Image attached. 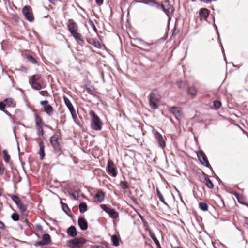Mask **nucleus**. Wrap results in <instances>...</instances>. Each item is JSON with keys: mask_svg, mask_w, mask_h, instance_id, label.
Returning a JSON list of instances; mask_svg holds the SVG:
<instances>
[{"mask_svg": "<svg viewBox=\"0 0 248 248\" xmlns=\"http://www.w3.org/2000/svg\"><path fill=\"white\" fill-rule=\"evenodd\" d=\"M101 207L104 211L107 213L111 218L115 219L118 217L119 214L114 209H111L104 204L101 205Z\"/></svg>", "mask_w": 248, "mask_h": 248, "instance_id": "20e7f679", "label": "nucleus"}, {"mask_svg": "<svg viewBox=\"0 0 248 248\" xmlns=\"http://www.w3.org/2000/svg\"><path fill=\"white\" fill-rule=\"evenodd\" d=\"M63 99H64L65 104L68 107L69 111L73 109H74V108L73 106L71 103L70 102V100L66 96H63Z\"/></svg>", "mask_w": 248, "mask_h": 248, "instance_id": "aec40b11", "label": "nucleus"}, {"mask_svg": "<svg viewBox=\"0 0 248 248\" xmlns=\"http://www.w3.org/2000/svg\"><path fill=\"white\" fill-rule=\"evenodd\" d=\"M44 110L49 115H51L53 112V108L50 105L45 106Z\"/></svg>", "mask_w": 248, "mask_h": 248, "instance_id": "a211bd4d", "label": "nucleus"}, {"mask_svg": "<svg viewBox=\"0 0 248 248\" xmlns=\"http://www.w3.org/2000/svg\"><path fill=\"white\" fill-rule=\"evenodd\" d=\"M3 155H4V159L6 162H8L10 159V155H8V152L6 150L3 151Z\"/></svg>", "mask_w": 248, "mask_h": 248, "instance_id": "7c9ffc66", "label": "nucleus"}, {"mask_svg": "<svg viewBox=\"0 0 248 248\" xmlns=\"http://www.w3.org/2000/svg\"><path fill=\"white\" fill-rule=\"evenodd\" d=\"M11 217L14 221H18L19 220V216L16 213H13Z\"/></svg>", "mask_w": 248, "mask_h": 248, "instance_id": "f704fd0d", "label": "nucleus"}, {"mask_svg": "<svg viewBox=\"0 0 248 248\" xmlns=\"http://www.w3.org/2000/svg\"><path fill=\"white\" fill-rule=\"evenodd\" d=\"M160 98V96L156 92H152L149 96V103L151 107L153 109H157L158 108L157 103Z\"/></svg>", "mask_w": 248, "mask_h": 248, "instance_id": "f03ea898", "label": "nucleus"}, {"mask_svg": "<svg viewBox=\"0 0 248 248\" xmlns=\"http://www.w3.org/2000/svg\"><path fill=\"white\" fill-rule=\"evenodd\" d=\"M74 38L77 41H83L84 39L82 36V35L76 31L72 34Z\"/></svg>", "mask_w": 248, "mask_h": 248, "instance_id": "5701e85b", "label": "nucleus"}, {"mask_svg": "<svg viewBox=\"0 0 248 248\" xmlns=\"http://www.w3.org/2000/svg\"><path fill=\"white\" fill-rule=\"evenodd\" d=\"M199 14L201 19H206L209 16V11L206 8L202 9L200 11Z\"/></svg>", "mask_w": 248, "mask_h": 248, "instance_id": "4468645a", "label": "nucleus"}, {"mask_svg": "<svg viewBox=\"0 0 248 248\" xmlns=\"http://www.w3.org/2000/svg\"><path fill=\"white\" fill-rule=\"evenodd\" d=\"M36 124H37V125H39V122H38V120H36Z\"/></svg>", "mask_w": 248, "mask_h": 248, "instance_id": "5fc2aeb1", "label": "nucleus"}, {"mask_svg": "<svg viewBox=\"0 0 248 248\" xmlns=\"http://www.w3.org/2000/svg\"><path fill=\"white\" fill-rule=\"evenodd\" d=\"M107 171L108 173L112 177L117 175V172L114 163L111 161H109L108 163Z\"/></svg>", "mask_w": 248, "mask_h": 248, "instance_id": "1a4fd4ad", "label": "nucleus"}, {"mask_svg": "<svg viewBox=\"0 0 248 248\" xmlns=\"http://www.w3.org/2000/svg\"><path fill=\"white\" fill-rule=\"evenodd\" d=\"M205 181L206 185L208 188H212L213 187V184L212 183L211 181L208 178H206Z\"/></svg>", "mask_w": 248, "mask_h": 248, "instance_id": "c85d7f7f", "label": "nucleus"}, {"mask_svg": "<svg viewBox=\"0 0 248 248\" xmlns=\"http://www.w3.org/2000/svg\"><path fill=\"white\" fill-rule=\"evenodd\" d=\"M148 232L150 237L152 238L155 244L157 245V246L160 247V243L158 240L157 239L156 236L154 235V233L152 232L150 230H148Z\"/></svg>", "mask_w": 248, "mask_h": 248, "instance_id": "b1692460", "label": "nucleus"}, {"mask_svg": "<svg viewBox=\"0 0 248 248\" xmlns=\"http://www.w3.org/2000/svg\"><path fill=\"white\" fill-rule=\"evenodd\" d=\"M157 195H158V198L159 199V200L165 203V200L163 198V195L161 194V193H160V192L158 190L157 191Z\"/></svg>", "mask_w": 248, "mask_h": 248, "instance_id": "c9c22d12", "label": "nucleus"}, {"mask_svg": "<svg viewBox=\"0 0 248 248\" xmlns=\"http://www.w3.org/2000/svg\"><path fill=\"white\" fill-rule=\"evenodd\" d=\"M170 110L178 120H180L182 118V112L181 108L173 107L170 108Z\"/></svg>", "mask_w": 248, "mask_h": 248, "instance_id": "9d476101", "label": "nucleus"}, {"mask_svg": "<svg viewBox=\"0 0 248 248\" xmlns=\"http://www.w3.org/2000/svg\"><path fill=\"white\" fill-rule=\"evenodd\" d=\"M89 114L91 117V126L92 128L97 131L101 130L102 123L99 117L93 110H91Z\"/></svg>", "mask_w": 248, "mask_h": 248, "instance_id": "f257e3e1", "label": "nucleus"}, {"mask_svg": "<svg viewBox=\"0 0 248 248\" xmlns=\"http://www.w3.org/2000/svg\"><path fill=\"white\" fill-rule=\"evenodd\" d=\"M111 240L113 244L115 246H118L119 245V239L116 235H113L111 237Z\"/></svg>", "mask_w": 248, "mask_h": 248, "instance_id": "a878e982", "label": "nucleus"}, {"mask_svg": "<svg viewBox=\"0 0 248 248\" xmlns=\"http://www.w3.org/2000/svg\"><path fill=\"white\" fill-rule=\"evenodd\" d=\"M4 227V224L0 221V228H3Z\"/></svg>", "mask_w": 248, "mask_h": 248, "instance_id": "de8ad7c7", "label": "nucleus"}, {"mask_svg": "<svg viewBox=\"0 0 248 248\" xmlns=\"http://www.w3.org/2000/svg\"><path fill=\"white\" fill-rule=\"evenodd\" d=\"M40 75L37 74L32 76L31 81H38L40 78Z\"/></svg>", "mask_w": 248, "mask_h": 248, "instance_id": "72a5a7b5", "label": "nucleus"}, {"mask_svg": "<svg viewBox=\"0 0 248 248\" xmlns=\"http://www.w3.org/2000/svg\"><path fill=\"white\" fill-rule=\"evenodd\" d=\"M162 9L169 17L170 15L172 14L174 11L173 7L168 1H165L162 4Z\"/></svg>", "mask_w": 248, "mask_h": 248, "instance_id": "423d86ee", "label": "nucleus"}, {"mask_svg": "<svg viewBox=\"0 0 248 248\" xmlns=\"http://www.w3.org/2000/svg\"><path fill=\"white\" fill-rule=\"evenodd\" d=\"M155 137L157 141L158 144L162 148H163L165 147V142L162 137V136L158 132L155 133Z\"/></svg>", "mask_w": 248, "mask_h": 248, "instance_id": "9b49d317", "label": "nucleus"}, {"mask_svg": "<svg viewBox=\"0 0 248 248\" xmlns=\"http://www.w3.org/2000/svg\"><path fill=\"white\" fill-rule=\"evenodd\" d=\"M70 111L71 112V114L72 115V116L74 120L75 121H76L75 119L77 118V114H76V110H75V108L70 110Z\"/></svg>", "mask_w": 248, "mask_h": 248, "instance_id": "e433bc0d", "label": "nucleus"}, {"mask_svg": "<svg viewBox=\"0 0 248 248\" xmlns=\"http://www.w3.org/2000/svg\"><path fill=\"white\" fill-rule=\"evenodd\" d=\"M104 194L102 191H99L95 196V200L98 202H101L104 200Z\"/></svg>", "mask_w": 248, "mask_h": 248, "instance_id": "6ab92c4d", "label": "nucleus"}, {"mask_svg": "<svg viewBox=\"0 0 248 248\" xmlns=\"http://www.w3.org/2000/svg\"><path fill=\"white\" fill-rule=\"evenodd\" d=\"M19 205H20V208H21L22 210H23V211L25 210V208L24 206L22 204H21V203H20V204Z\"/></svg>", "mask_w": 248, "mask_h": 248, "instance_id": "49530a36", "label": "nucleus"}, {"mask_svg": "<svg viewBox=\"0 0 248 248\" xmlns=\"http://www.w3.org/2000/svg\"><path fill=\"white\" fill-rule=\"evenodd\" d=\"M86 240L82 238H77L67 242V245L72 248H80L86 243Z\"/></svg>", "mask_w": 248, "mask_h": 248, "instance_id": "7ed1b4c3", "label": "nucleus"}, {"mask_svg": "<svg viewBox=\"0 0 248 248\" xmlns=\"http://www.w3.org/2000/svg\"><path fill=\"white\" fill-rule=\"evenodd\" d=\"M221 102L218 101H215L214 102V105L215 107L217 108H218L220 107L221 106Z\"/></svg>", "mask_w": 248, "mask_h": 248, "instance_id": "4c0bfd02", "label": "nucleus"}, {"mask_svg": "<svg viewBox=\"0 0 248 248\" xmlns=\"http://www.w3.org/2000/svg\"><path fill=\"white\" fill-rule=\"evenodd\" d=\"M48 103V101H46V100H44V101H41L40 102V104L42 105H43L44 104H47Z\"/></svg>", "mask_w": 248, "mask_h": 248, "instance_id": "a18cd8bd", "label": "nucleus"}, {"mask_svg": "<svg viewBox=\"0 0 248 248\" xmlns=\"http://www.w3.org/2000/svg\"><path fill=\"white\" fill-rule=\"evenodd\" d=\"M30 85L35 90H39L42 88L41 84L37 81H31Z\"/></svg>", "mask_w": 248, "mask_h": 248, "instance_id": "dca6fc26", "label": "nucleus"}, {"mask_svg": "<svg viewBox=\"0 0 248 248\" xmlns=\"http://www.w3.org/2000/svg\"><path fill=\"white\" fill-rule=\"evenodd\" d=\"M37 228L38 230H42V227L40 226H38Z\"/></svg>", "mask_w": 248, "mask_h": 248, "instance_id": "864d4df0", "label": "nucleus"}, {"mask_svg": "<svg viewBox=\"0 0 248 248\" xmlns=\"http://www.w3.org/2000/svg\"><path fill=\"white\" fill-rule=\"evenodd\" d=\"M188 93L193 96H194L197 94V90L194 87H190L188 90Z\"/></svg>", "mask_w": 248, "mask_h": 248, "instance_id": "bb28decb", "label": "nucleus"}, {"mask_svg": "<svg viewBox=\"0 0 248 248\" xmlns=\"http://www.w3.org/2000/svg\"><path fill=\"white\" fill-rule=\"evenodd\" d=\"M11 198L13 201L18 205L20 204V200L19 198L16 195H11Z\"/></svg>", "mask_w": 248, "mask_h": 248, "instance_id": "cd10ccee", "label": "nucleus"}, {"mask_svg": "<svg viewBox=\"0 0 248 248\" xmlns=\"http://www.w3.org/2000/svg\"><path fill=\"white\" fill-rule=\"evenodd\" d=\"M27 58L28 60V61H30L32 63H36V61L35 59L31 55H27Z\"/></svg>", "mask_w": 248, "mask_h": 248, "instance_id": "473e14b6", "label": "nucleus"}, {"mask_svg": "<svg viewBox=\"0 0 248 248\" xmlns=\"http://www.w3.org/2000/svg\"><path fill=\"white\" fill-rule=\"evenodd\" d=\"M199 206H200L201 209H202L203 211L207 210V205L205 202L200 203Z\"/></svg>", "mask_w": 248, "mask_h": 248, "instance_id": "c756f323", "label": "nucleus"}, {"mask_svg": "<svg viewBox=\"0 0 248 248\" xmlns=\"http://www.w3.org/2000/svg\"><path fill=\"white\" fill-rule=\"evenodd\" d=\"M121 186L123 189H126L127 188V185L124 182L121 183Z\"/></svg>", "mask_w": 248, "mask_h": 248, "instance_id": "ea45409f", "label": "nucleus"}, {"mask_svg": "<svg viewBox=\"0 0 248 248\" xmlns=\"http://www.w3.org/2000/svg\"><path fill=\"white\" fill-rule=\"evenodd\" d=\"M197 155L199 161L202 164L207 167H210L209 163L206 158L205 155L202 151L197 152Z\"/></svg>", "mask_w": 248, "mask_h": 248, "instance_id": "0eeeda50", "label": "nucleus"}, {"mask_svg": "<svg viewBox=\"0 0 248 248\" xmlns=\"http://www.w3.org/2000/svg\"><path fill=\"white\" fill-rule=\"evenodd\" d=\"M38 134L39 136L43 135V130H42V128H41L40 127H38Z\"/></svg>", "mask_w": 248, "mask_h": 248, "instance_id": "79ce46f5", "label": "nucleus"}, {"mask_svg": "<svg viewBox=\"0 0 248 248\" xmlns=\"http://www.w3.org/2000/svg\"><path fill=\"white\" fill-rule=\"evenodd\" d=\"M38 244L39 245H46L45 244H44V242H43H43H39L38 243Z\"/></svg>", "mask_w": 248, "mask_h": 248, "instance_id": "8fccbe9b", "label": "nucleus"}, {"mask_svg": "<svg viewBox=\"0 0 248 248\" xmlns=\"http://www.w3.org/2000/svg\"><path fill=\"white\" fill-rule=\"evenodd\" d=\"M68 28L71 34L78 31V25L77 23L72 21H69L68 25Z\"/></svg>", "mask_w": 248, "mask_h": 248, "instance_id": "f8f14e48", "label": "nucleus"}, {"mask_svg": "<svg viewBox=\"0 0 248 248\" xmlns=\"http://www.w3.org/2000/svg\"><path fill=\"white\" fill-rule=\"evenodd\" d=\"M42 240L44 242V244L46 245L49 244L51 241L50 236L48 234H45L42 237Z\"/></svg>", "mask_w": 248, "mask_h": 248, "instance_id": "4be33fe9", "label": "nucleus"}, {"mask_svg": "<svg viewBox=\"0 0 248 248\" xmlns=\"http://www.w3.org/2000/svg\"><path fill=\"white\" fill-rule=\"evenodd\" d=\"M69 193L70 195L72 196L74 199L77 200L78 198V193L76 191L74 192H69Z\"/></svg>", "mask_w": 248, "mask_h": 248, "instance_id": "2f4dec72", "label": "nucleus"}, {"mask_svg": "<svg viewBox=\"0 0 248 248\" xmlns=\"http://www.w3.org/2000/svg\"><path fill=\"white\" fill-rule=\"evenodd\" d=\"M67 233L71 237L76 236L77 235V231L75 227L74 226L70 227L67 230Z\"/></svg>", "mask_w": 248, "mask_h": 248, "instance_id": "f3484780", "label": "nucleus"}, {"mask_svg": "<svg viewBox=\"0 0 248 248\" xmlns=\"http://www.w3.org/2000/svg\"><path fill=\"white\" fill-rule=\"evenodd\" d=\"M93 28L94 30H96V28H95V26L94 25H93Z\"/></svg>", "mask_w": 248, "mask_h": 248, "instance_id": "6e6d98bb", "label": "nucleus"}, {"mask_svg": "<svg viewBox=\"0 0 248 248\" xmlns=\"http://www.w3.org/2000/svg\"><path fill=\"white\" fill-rule=\"evenodd\" d=\"M58 136L55 135L53 136L50 139V141L53 147L57 149L59 147Z\"/></svg>", "mask_w": 248, "mask_h": 248, "instance_id": "ddd939ff", "label": "nucleus"}, {"mask_svg": "<svg viewBox=\"0 0 248 248\" xmlns=\"http://www.w3.org/2000/svg\"><path fill=\"white\" fill-rule=\"evenodd\" d=\"M201 1H203L204 2H210L212 0H200Z\"/></svg>", "mask_w": 248, "mask_h": 248, "instance_id": "09e8293b", "label": "nucleus"}, {"mask_svg": "<svg viewBox=\"0 0 248 248\" xmlns=\"http://www.w3.org/2000/svg\"><path fill=\"white\" fill-rule=\"evenodd\" d=\"M4 171V169L2 167V165L1 163H0V175H2Z\"/></svg>", "mask_w": 248, "mask_h": 248, "instance_id": "a19ab883", "label": "nucleus"}, {"mask_svg": "<svg viewBox=\"0 0 248 248\" xmlns=\"http://www.w3.org/2000/svg\"><path fill=\"white\" fill-rule=\"evenodd\" d=\"M146 3L148 4H156L157 6H159V4L158 3H156L153 0H151L148 2H146Z\"/></svg>", "mask_w": 248, "mask_h": 248, "instance_id": "37998d69", "label": "nucleus"}, {"mask_svg": "<svg viewBox=\"0 0 248 248\" xmlns=\"http://www.w3.org/2000/svg\"><path fill=\"white\" fill-rule=\"evenodd\" d=\"M96 2L99 5H101L103 3V0H96Z\"/></svg>", "mask_w": 248, "mask_h": 248, "instance_id": "c03bdc74", "label": "nucleus"}, {"mask_svg": "<svg viewBox=\"0 0 248 248\" xmlns=\"http://www.w3.org/2000/svg\"><path fill=\"white\" fill-rule=\"evenodd\" d=\"M15 105L13 102V100L11 98H8L3 101L0 102V109L4 110L5 108L14 107Z\"/></svg>", "mask_w": 248, "mask_h": 248, "instance_id": "6e6552de", "label": "nucleus"}, {"mask_svg": "<svg viewBox=\"0 0 248 248\" xmlns=\"http://www.w3.org/2000/svg\"><path fill=\"white\" fill-rule=\"evenodd\" d=\"M39 93L42 96H48V93L47 91H42L39 92Z\"/></svg>", "mask_w": 248, "mask_h": 248, "instance_id": "58836bf2", "label": "nucleus"}, {"mask_svg": "<svg viewBox=\"0 0 248 248\" xmlns=\"http://www.w3.org/2000/svg\"><path fill=\"white\" fill-rule=\"evenodd\" d=\"M238 201H239L240 202H240V200H239V199H238Z\"/></svg>", "mask_w": 248, "mask_h": 248, "instance_id": "4d7b16f0", "label": "nucleus"}, {"mask_svg": "<svg viewBox=\"0 0 248 248\" xmlns=\"http://www.w3.org/2000/svg\"><path fill=\"white\" fill-rule=\"evenodd\" d=\"M150 45L149 44H147V43H145L144 44V46H149Z\"/></svg>", "mask_w": 248, "mask_h": 248, "instance_id": "603ef678", "label": "nucleus"}, {"mask_svg": "<svg viewBox=\"0 0 248 248\" xmlns=\"http://www.w3.org/2000/svg\"><path fill=\"white\" fill-rule=\"evenodd\" d=\"M80 212L84 213L87 210V205L85 202L81 203L79 205Z\"/></svg>", "mask_w": 248, "mask_h": 248, "instance_id": "393cba45", "label": "nucleus"}, {"mask_svg": "<svg viewBox=\"0 0 248 248\" xmlns=\"http://www.w3.org/2000/svg\"><path fill=\"white\" fill-rule=\"evenodd\" d=\"M183 84V82H180V83H179L178 84V86H179V87L180 88H182V84Z\"/></svg>", "mask_w": 248, "mask_h": 248, "instance_id": "3c124183", "label": "nucleus"}, {"mask_svg": "<svg viewBox=\"0 0 248 248\" xmlns=\"http://www.w3.org/2000/svg\"><path fill=\"white\" fill-rule=\"evenodd\" d=\"M22 13L27 20L30 22L33 20L34 18L30 7L28 6H25L22 9Z\"/></svg>", "mask_w": 248, "mask_h": 248, "instance_id": "39448f33", "label": "nucleus"}, {"mask_svg": "<svg viewBox=\"0 0 248 248\" xmlns=\"http://www.w3.org/2000/svg\"><path fill=\"white\" fill-rule=\"evenodd\" d=\"M78 225L82 230H86L87 229V222L86 220L83 218H79Z\"/></svg>", "mask_w": 248, "mask_h": 248, "instance_id": "2eb2a0df", "label": "nucleus"}, {"mask_svg": "<svg viewBox=\"0 0 248 248\" xmlns=\"http://www.w3.org/2000/svg\"><path fill=\"white\" fill-rule=\"evenodd\" d=\"M39 155L40 156V158L41 159H43L45 156V152H44V146L43 143L42 142L39 143Z\"/></svg>", "mask_w": 248, "mask_h": 248, "instance_id": "412c9836", "label": "nucleus"}]
</instances>
